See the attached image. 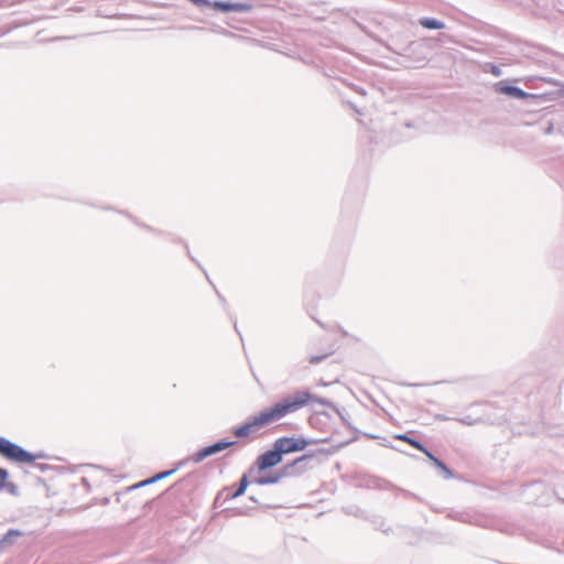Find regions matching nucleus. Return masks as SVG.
Returning a JSON list of instances; mask_svg holds the SVG:
<instances>
[{
	"label": "nucleus",
	"instance_id": "nucleus-8",
	"mask_svg": "<svg viewBox=\"0 0 564 564\" xmlns=\"http://www.w3.org/2000/svg\"><path fill=\"white\" fill-rule=\"evenodd\" d=\"M212 6L216 10H220V11H224V12L249 10V6H246V4H242V3H230V2L217 1V2H214Z\"/></svg>",
	"mask_w": 564,
	"mask_h": 564
},
{
	"label": "nucleus",
	"instance_id": "nucleus-19",
	"mask_svg": "<svg viewBox=\"0 0 564 564\" xmlns=\"http://www.w3.org/2000/svg\"><path fill=\"white\" fill-rule=\"evenodd\" d=\"M491 73L495 75V76H499L501 73H500V69L497 67V66H492L491 67Z\"/></svg>",
	"mask_w": 564,
	"mask_h": 564
},
{
	"label": "nucleus",
	"instance_id": "nucleus-7",
	"mask_svg": "<svg viewBox=\"0 0 564 564\" xmlns=\"http://www.w3.org/2000/svg\"><path fill=\"white\" fill-rule=\"evenodd\" d=\"M496 90L500 94L509 95L519 99H525L529 97V94L514 86L498 84L496 86Z\"/></svg>",
	"mask_w": 564,
	"mask_h": 564
},
{
	"label": "nucleus",
	"instance_id": "nucleus-5",
	"mask_svg": "<svg viewBox=\"0 0 564 564\" xmlns=\"http://www.w3.org/2000/svg\"><path fill=\"white\" fill-rule=\"evenodd\" d=\"M236 442L235 441H220V442H217L213 445H209V446H206L202 449H199L198 452H196L195 454H193L188 460H192L196 464L203 462L205 458L209 457V456H213V455H216L218 453H220L221 451H225L226 448L235 445Z\"/></svg>",
	"mask_w": 564,
	"mask_h": 564
},
{
	"label": "nucleus",
	"instance_id": "nucleus-14",
	"mask_svg": "<svg viewBox=\"0 0 564 564\" xmlns=\"http://www.w3.org/2000/svg\"><path fill=\"white\" fill-rule=\"evenodd\" d=\"M253 425H241L239 429L235 431V435L237 437H246L249 435L250 430Z\"/></svg>",
	"mask_w": 564,
	"mask_h": 564
},
{
	"label": "nucleus",
	"instance_id": "nucleus-13",
	"mask_svg": "<svg viewBox=\"0 0 564 564\" xmlns=\"http://www.w3.org/2000/svg\"><path fill=\"white\" fill-rule=\"evenodd\" d=\"M435 466L438 469H441V471L444 475V478L451 479L453 477L452 470L442 460H436V465Z\"/></svg>",
	"mask_w": 564,
	"mask_h": 564
},
{
	"label": "nucleus",
	"instance_id": "nucleus-12",
	"mask_svg": "<svg viewBox=\"0 0 564 564\" xmlns=\"http://www.w3.org/2000/svg\"><path fill=\"white\" fill-rule=\"evenodd\" d=\"M248 485H249L248 477L246 475H243L240 478L239 486H238L237 490L234 494H231L230 498L235 499V498H238L241 495H243L248 488Z\"/></svg>",
	"mask_w": 564,
	"mask_h": 564
},
{
	"label": "nucleus",
	"instance_id": "nucleus-4",
	"mask_svg": "<svg viewBox=\"0 0 564 564\" xmlns=\"http://www.w3.org/2000/svg\"><path fill=\"white\" fill-rule=\"evenodd\" d=\"M0 454L7 459L20 463L32 464L36 459L44 458L43 453H30L18 444L0 436Z\"/></svg>",
	"mask_w": 564,
	"mask_h": 564
},
{
	"label": "nucleus",
	"instance_id": "nucleus-2",
	"mask_svg": "<svg viewBox=\"0 0 564 564\" xmlns=\"http://www.w3.org/2000/svg\"><path fill=\"white\" fill-rule=\"evenodd\" d=\"M325 441L303 436L279 437L273 442L271 449L258 456L256 465L260 471L267 470L280 464L284 455L304 451L308 445Z\"/></svg>",
	"mask_w": 564,
	"mask_h": 564
},
{
	"label": "nucleus",
	"instance_id": "nucleus-17",
	"mask_svg": "<svg viewBox=\"0 0 564 564\" xmlns=\"http://www.w3.org/2000/svg\"><path fill=\"white\" fill-rule=\"evenodd\" d=\"M326 356H311L310 359H308V362L311 365H316L318 362H321Z\"/></svg>",
	"mask_w": 564,
	"mask_h": 564
},
{
	"label": "nucleus",
	"instance_id": "nucleus-9",
	"mask_svg": "<svg viewBox=\"0 0 564 564\" xmlns=\"http://www.w3.org/2000/svg\"><path fill=\"white\" fill-rule=\"evenodd\" d=\"M395 438L402 440V441H406L408 443H410L414 447L419 448L421 452H423L430 458L431 462H433L434 465H436V460H440L427 448H425L421 443H419L417 441H415L413 438H410L408 435L399 434V435L395 436Z\"/></svg>",
	"mask_w": 564,
	"mask_h": 564
},
{
	"label": "nucleus",
	"instance_id": "nucleus-15",
	"mask_svg": "<svg viewBox=\"0 0 564 564\" xmlns=\"http://www.w3.org/2000/svg\"><path fill=\"white\" fill-rule=\"evenodd\" d=\"M4 490L10 492L12 496H18L19 495V487L14 482H8L6 480Z\"/></svg>",
	"mask_w": 564,
	"mask_h": 564
},
{
	"label": "nucleus",
	"instance_id": "nucleus-16",
	"mask_svg": "<svg viewBox=\"0 0 564 564\" xmlns=\"http://www.w3.org/2000/svg\"><path fill=\"white\" fill-rule=\"evenodd\" d=\"M9 477V473L4 468H0V491L4 490L6 480Z\"/></svg>",
	"mask_w": 564,
	"mask_h": 564
},
{
	"label": "nucleus",
	"instance_id": "nucleus-1",
	"mask_svg": "<svg viewBox=\"0 0 564 564\" xmlns=\"http://www.w3.org/2000/svg\"><path fill=\"white\" fill-rule=\"evenodd\" d=\"M316 404L327 405L329 402L314 394L308 389L295 390L275 402L272 406L261 411L259 415L254 417L252 423H270L279 421L303 408L314 406Z\"/></svg>",
	"mask_w": 564,
	"mask_h": 564
},
{
	"label": "nucleus",
	"instance_id": "nucleus-6",
	"mask_svg": "<svg viewBox=\"0 0 564 564\" xmlns=\"http://www.w3.org/2000/svg\"><path fill=\"white\" fill-rule=\"evenodd\" d=\"M183 464H184V460L180 462L177 464V467H175L173 469H170V470L161 471V473L154 475L153 477L148 478V479L139 482L138 485H134L133 488H139V487H143V486H148V485L154 484V482H156L159 480L165 479V478L172 476L173 474H175L176 470L178 469V467L182 466Z\"/></svg>",
	"mask_w": 564,
	"mask_h": 564
},
{
	"label": "nucleus",
	"instance_id": "nucleus-3",
	"mask_svg": "<svg viewBox=\"0 0 564 564\" xmlns=\"http://www.w3.org/2000/svg\"><path fill=\"white\" fill-rule=\"evenodd\" d=\"M312 459V455H302L284 465L278 473L270 476L259 477L254 482L261 486L273 485L278 484L282 478L297 477L308 469V464Z\"/></svg>",
	"mask_w": 564,
	"mask_h": 564
},
{
	"label": "nucleus",
	"instance_id": "nucleus-10",
	"mask_svg": "<svg viewBox=\"0 0 564 564\" xmlns=\"http://www.w3.org/2000/svg\"><path fill=\"white\" fill-rule=\"evenodd\" d=\"M22 535V532L15 529H10L1 539H0V551L3 549L13 545L18 538Z\"/></svg>",
	"mask_w": 564,
	"mask_h": 564
},
{
	"label": "nucleus",
	"instance_id": "nucleus-18",
	"mask_svg": "<svg viewBox=\"0 0 564 564\" xmlns=\"http://www.w3.org/2000/svg\"><path fill=\"white\" fill-rule=\"evenodd\" d=\"M191 1L199 7L209 4L208 0H191Z\"/></svg>",
	"mask_w": 564,
	"mask_h": 564
},
{
	"label": "nucleus",
	"instance_id": "nucleus-11",
	"mask_svg": "<svg viewBox=\"0 0 564 564\" xmlns=\"http://www.w3.org/2000/svg\"><path fill=\"white\" fill-rule=\"evenodd\" d=\"M420 24L423 28L430 29V30H441L444 28V23H442L441 21H437L435 19H430V18H422L420 20Z\"/></svg>",
	"mask_w": 564,
	"mask_h": 564
}]
</instances>
